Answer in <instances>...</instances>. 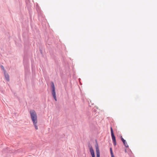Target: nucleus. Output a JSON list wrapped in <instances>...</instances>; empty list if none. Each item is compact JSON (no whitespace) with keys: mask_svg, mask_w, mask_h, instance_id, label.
<instances>
[{"mask_svg":"<svg viewBox=\"0 0 157 157\" xmlns=\"http://www.w3.org/2000/svg\"><path fill=\"white\" fill-rule=\"evenodd\" d=\"M30 116L32 120L34 126L35 128L37 130L38 129V127L37 126V116L36 112L34 110L30 111Z\"/></svg>","mask_w":157,"mask_h":157,"instance_id":"f257e3e1","label":"nucleus"},{"mask_svg":"<svg viewBox=\"0 0 157 157\" xmlns=\"http://www.w3.org/2000/svg\"><path fill=\"white\" fill-rule=\"evenodd\" d=\"M111 134L112 137V138L113 140V143L114 146L116 145V137L114 135L113 132V130L112 127H110Z\"/></svg>","mask_w":157,"mask_h":157,"instance_id":"f03ea898","label":"nucleus"},{"mask_svg":"<svg viewBox=\"0 0 157 157\" xmlns=\"http://www.w3.org/2000/svg\"><path fill=\"white\" fill-rule=\"evenodd\" d=\"M95 147L97 154V157H100V151L99 149L98 144L97 143L95 145Z\"/></svg>","mask_w":157,"mask_h":157,"instance_id":"7ed1b4c3","label":"nucleus"},{"mask_svg":"<svg viewBox=\"0 0 157 157\" xmlns=\"http://www.w3.org/2000/svg\"><path fill=\"white\" fill-rule=\"evenodd\" d=\"M121 139L122 141L123 142L124 145L125 146V147H128V144L126 142V140H124L122 137V136H121Z\"/></svg>","mask_w":157,"mask_h":157,"instance_id":"20e7f679","label":"nucleus"},{"mask_svg":"<svg viewBox=\"0 0 157 157\" xmlns=\"http://www.w3.org/2000/svg\"><path fill=\"white\" fill-rule=\"evenodd\" d=\"M53 97L56 101H57V98L56 96V93L55 90H52V92Z\"/></svg>","mask_w":157,"mask_h":157,"instance_id":"39448f33","label":"nucleus"},{"mask_svg":"<svg viewBox=\"0 0 157 157\" xmlns=\"http://www.w3.org/2000/svg\"><path fill=\"white\" fill-rule=\"evenodd\" d=\"M88 147H89V148L90 149V151L91 154H94V150L92 146L91 145H88Z\"/></svg>","mask_w":157,"mask_h":157,"instance_id":"423d86ee","label":"nucleus"},{"mask_svg":"<svg viewBox=\"0 0 157 157\" xmlns=\"http://www.w3.org/2000/svg\"><path fill=\"white\" fill-rule=\"evenodd\" d=\"M4 74L6 80L8 82L9 81L10 78L9 74L6 72H4Z\"/></svg>","mask_w":157,"mask_h":157,"instance_id":"0eeeda50","label":"nucleus"},{"mask_svg":"<svg viewBox=\"0 0 157 157\" xmlns=\"http://www.w3.org/2000/svg\"><path fill=\"white\" fill-rule=\"evenodd\" d=\"M51 86L52 88V90H55L54 84L53 82H51Z\"/></svg>","mask_w":157,"mask_h":157,"instance_id":"6e6552de","label":"nucleus"},{"mask_svg":"<svg viewBox=\"0 0 157 157\" xmlns=\"http://www.w3.org/2000/svg\"><path fill=\"white\" fill-rule=\"evenodd\" d=\"M1 68H2V69L3 71L4 72H4H6V70H5L4 68V67L2 65H1Z\"/></svg>","mask_w":157,"mask_h":157,"instance_id":"1a4fd4ad","label":"nucleus"},{"mask_svg":"<svg viewBox=\"0 0 157 157\" xmlns=\"http://www.w3.org/2000/svg\"><path fill=\"white\" fill-rule=\"evenodd\" d=\"M110 152L111 156L114 155L113 152L112 151V148L111 147H110Z\"/></svg>","mask_w":157,"mask_h":157,"instance_id":"9d476101","label":"nucleus"},{"mask_svg":"<svg viewBox=\"0 0 157 157\" xmlns=\"http://www.w3.org/2000/svg\"><path fill=\"white\" fill-rule=\"evenodd\" d=\"M92 157H95V153L91 154Z\"/></svg>","mask_w":157,"mask_h":157,"instance_id":"9b49d317","label":"nucleus"},{"mask_svg":"<svg viewBox=\"0 0 157 157\" xmlns=\"http://www.w3.org/2000/svg\"><path fill=\"white\" fill-rule=\"evenodd\" d=\"M111 156V157H114V155H113V156Z\"/></svg>","mask_w":157,"mask_h":157,"instance_id":"f8f14e48","label":"nucleus"}]
</instances>
